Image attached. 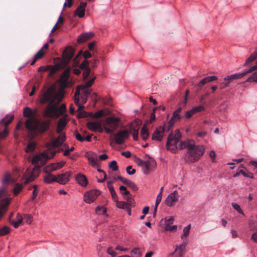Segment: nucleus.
Returning a JSON list of instances; mask_svg holds the SVG:
<instances>
[{
    "mask_svg": "<svg viewBox=\"0 0 257 257\" xmlns=\"http://www.w3.org/2000/svg\"><path fill=\"white\" fill-rule=\"evenodd\" d=\"M256 70H257V61L256 62L254 66H252L250 68H249L241 73H239L240 74L236 75V76H234V77H237L238 76H242V77L244 76H245V75H246L247 74L250 73L251 72H253Z\"/></svg>",
    "mask_w": 257,
    "mask_h": 257,
    "instance_id": "33",
    "label": "nucleus"
},
{
    "mask_svg": "<svg viewBox=\"0 0 257 257\" xmlns=\"http://www.w3.org/2000/svg\"><path fill=\"white\" fill-rule=\"evenodd\" d=\"M82 53H83V56L85 59L89 58L91 57L92 56V54L88 51H85L83 53V51L81 50L79 51L77 55L75 58V60H76L77 58V57H78L79 56L81 55L82 54Z\"/></svg>",
    "mask_w": 257,
    "mask_h": 257,
    "instance_id": "36",
    "label": "nucleus"
},
{
    "mask_svg": "<svg viewBox=\"0 0 257 257\" xmlns=\"http://www.w3.org/2000/svg\"><path fill=\"white\" fill-rule=\"evenodd\" d=\"M36 143L33 142L29 143L27 147V149L26 150V152L30 153L34 151L36 148Z\"/></svg>",
    "mask_w": 257,
    "mask_h": 257,
    "instance_id": "44",
    "label": "nucleus"
},
{
    "mask_svg": "<svg viewBox=\"0 0 257 257\" xmlns=\"http://www.w3.org/2000/svg\"><path fill=\"white\" fill-rule=\"evenodd\" d=\"M208 82H209V81L208 79V77H206L200 81V82L198 84V86L200 88H202L204 85Z\"/></svg>",
    "mask_w": 257,
    "mask_h": 257,
    "instance_id": "59",
    "label": "nucleus"
},
{
    "mask_svg": "<svg viewBox=\"0 0 257 257\" xmlns=\"http://www.w3.org/2000/svg\"><path fill=\"white\" fill-rule=\"evenodd\" d=\"M187 244V242L186 241H184L180 245H176L175 247H177V250L181 249L182 251H185L186 246Z\"/></svg>",
    "mask_w": 257,
    "mask_h": 257,
    "instance_id": "49",
    "label": "nucleus"
},
{
    "mask_svg": "<svg viewBox=\"0 0 257 257\" xmlns=\"http://www.w3.org/2000/svg\"><path fill=\"white\" fill-rule=\"evenodd\" d=\"M177 226L176 225H174L171 226L169 224H166L165 225V230H169V231H173L177 229Z\"/></svg>",
    "mask_w": 257,
    "mask_h": 257,
    "instance_id": "60",
    "label": "nucleus"
},
{
    "mask_svg": "<svg viewBox=\"0 0 257 257\" xmlns=\"http://www.w3.org/2000/svg\"><path fill=\"white\" fill-rule=\"evenodd\" d=\"M23 186L20 184H16L14 188V194L15 196L17 195L22 190Z\"/></svg>",
    "mask_w": 257,
    "mask_h": 257,
    "instance_id": "45",
    "label": "nucleus"
},
{
    "mask_svg": "<svg viewBox=\"0 0 257 257\" xmlns=\"http://www.w3.org/2000/svg\"><path fill=\"white\" fill-rule=\"evenodd\" d=\"M57 98V95L54 94V90L53 87H50L43 94L40 103L45 104L49 102L46 107L43 116L45 117L58 118L66 111V106L62 104L58 108L54 104Z\"/></svg>",
    "mask_w": 257,
    "mask_h": 257,
    "instance_id": "1",
    "label": "nucleus"
},
{
    "mask_svg": "<svg viewBox=\"0 0 257 257\" xmlns=\"http://www.w3.org/2000/svg\"><path fill=\"white\" fill-rule=\"evenodd\" d=\"M156 161L152 159L150 161H145L144 164H143V166L144 167V173L146 174L150 170L151 166L156 165Z\"/></svg>",
    "mask_w": 257,
    "mask_h": 257,
    "instance_id": "27",
    "label": "nucleus"
},
{
    "mask_svg": "<svg viewBox=\"0 0 257 257\" xmlns=\"http://www.w3.org/2000/svg\"><path fill=\"white\" fill-rule=\"evenodd\" d=\"M95 211L99 214L105 215L106 212V209L103 206H97L95 209Z\"/></svg>",
    "mask_w": 257,
    "mask_h": 257,
    "instance_id": "46",
    "label": "nucleus"
},
{
    "mask_svg": "<svg viewBox=\"0 0 257 257\" xmlns=\"http://www.w3.org/2000/svg\"><path fill=\"white\" fill-rule=\"evenodd\" d=\"M77 183L83 187L86 186L88 184V181L86 176L81 173L78 174L75 177Z\"/></svg>",
    "mask_w": 257,
    "mask_h": 257,
    "instance_id": "23",
    "label": "nucleus"
},
{
    "mask_svg": "<svg viewBox=\"0 0 257 257\" xmlns=\"http://www.w3.org/2000/svg\"><path fill=\"white\" fill-rule=\"evenodd\" d=\"M162 196V195H161V193H159L157 196L155 205V207H154V216H155L156 215V212L157 210L158 206L159 204V203H160V202L161 201Z\"/></svg>",
    "mask_w": 257,
    "mask_h": 257,
    "instance_id": "40",
    "label": "nucleus"
},
{
    "mask_svg": "<svg viewBox=\"0 0 257 257\" xmlns=\"http://www.w3.org/2000/svg\"><path fill=\"white\" fill-rule=\"evenodd\" d=\"M67 124V121L64 117L61 118L58 122L57 125L56 132L58 134H61L65 128Z\"/></svg>",
    "mask_w": 257,
    "mask_h": 257,
    "instance_id": "24",
    "label": "nucleus"
},
{
    "mask_svg": "<svg viewBox=\"0 0 257 257\" xmlns=\"http://www.w3.org/2000/svg\"><path fill=\"white\" fill-rule=\"evenodd\" d=\"M83 71V78L84 80H86L90 74V69L89 67V61L84 60L79 66V69L75 68L73 70V73L76 75H79L81 73L80 70Z\"/></svg>",
    "mask_w": 257,
    "mask_h": 257,
    "instance_id": "8",
    "label": "nucleus"
},
{
    "mask_svg": "<svg viewBox=\"0 0 257 257\" xmlns=\"http://www.w3.org/2000/svg\"><path fill=\"white\" fill-rule=\"evenodd\" d=\"M182 137L181 134L179 130H176L175 134L171 133L168 136L166 143V149L172 153H177L178 148L177 144Z\"/></svg>",
    "mask_w": 257,
    "mask_h": 257,
    "instance_id": "4",
    "label": "nucleus"
},
{
    "mask_svg": "<svg viewBox=\"0 0 257 257\" xmlns=\"http://www.w3.org/2000/svg\"><path fill=\"white\" fill-rule=\"evenodd\" d=\"M47 174L44 176V182L47 184H51L53 182H56V176L51 174V172H45Z\"/></svg>",
    "mask_w": 257,
    "mask_h": 257,
    "instance_id": "26",
    "label": "nucleus"
},
{
    "mask_svg": "<svg viewBox=\"0 0 257 257\" xmlns=\"http://www.w3.org/2000/svg\"><path fill=\"white\" fill-rule=\"evenodd\" d=\"M86 156L88 161L91 163L92 166H95L97 165V159L95 154H92L91 155L87 154Z\"/></svg>",
    "mask_w": 257,
    "mask_h": 257,
    "instance_id": "34",
    "label": "nucleus"
},
{
    "mask_svg": "<svg viewBox=\"0 0 257 257\" xmlns=\"http://www.w3.org/2000/svg\"><path fill=\"white\" fill-rule=\"evenodd\" d=\"M41 157L36 156L34 157L32 163L35 164V166L33 168L32 170H30L29 169H27L26 171L27 176V178L24 181V184L26 185L30 182L33 181L39 175L40 172V166L38 164V162L40 161Z\"/></svg>",
    "mask_w": 257,
    "mask_h": 257,
    "instance_id": "5",
    "label": "nucleus"
},
{
    "mask_svg": "<svg viewBox=\"0 0 257 257\" xmlns=\"http://www.w3.org/2000/svg\"><path fill=\"white\" fill-rule=\"evenodd\" d=\"M45 53L43 50V48H41L35 55L33 61L31 62V65H33L38 60L43 57Z\"/></svg>",
    "mask_w": 257,
    "mask_h": 257,
    "instance_id": "31",
    "label": "nucleus"
},
{
    "mask_svg": "<svg viewBox=\"0 0 257 257\" xmlns=\"http://www.w3.org/2000/svg\"><path fill=\"white\" fill-rule=\"evenodd\" d=\"M10 232V228L8 226H5L0 228V235H5Z\"/></svg>",
    "mask_w": 257,
    "mask_h": 257,
    "instance_id": "47",
    "label": "nucleus"
},
{
    "mask_svg": "<svg viewBox=\"0 0 257 257\" xmlns=\"http://www.w3.org/2000/svg\"><path fill=\"white\" fill-rule=\"evenodd\" d=\"M11 180L12 178L11 175L9 174H6L4 176L3 183L5 184H8L11 182Z\"/></svg>",
    "mask_w": 257,
    "mask_h": 257,
    "instance_id": "52",
    "label": "nucleus"
},
{
    "mask_svg": "<svg viewBox=\"0 0 257 257\" xmlns=\"http://www.w3.org/2000/svg\"><path fill=\"white\" fill-rule=\"evenodd\" d=\"M49 66H50L49 70H48L49 71V76L53 75L60 68V66L58 64L54 66L49 65Z\"/></svg>",
    "mask_w": 257,
    "mask_h": 257,
    "instance_id": "37",
    "label": "nucleus"
},
{
    "mask_svg": "<svg viewBox=\"0 0 257 257\" xmlns=\"http://www.w3.org/2000/svg\"><path fill=\"white\" fill-rule=\"evenodd\" d=\"M179 198L178 193L177 191H174L173 192L170 194L165 200V204L168 206H171L173 204L176 202Z\"/></svg>",
    "mask_w": 257,
    "mask_h": 257,
    "instance_id": "13",
    "label": "nucleus"
},
{
    "mask_svg": "<svg viewBox=\"0 0 257 257\" xmlns=\"http://www.w3.org/2000/svg\"><path fill=\"white\" fill-rule=\"evenodd\" d=\"M32 188H33V189H34L33 191V196L32 197V199L33 200L37 197V196L38 195V190H37L38 186L37 185H34L32 186Z\"/></svg>",
    "mask_w": 257,
    "mask_h": 257,
    "instance_id": "61",
    "label": "nucleus"
},
{
    "mask_svg": "<svg viewBox=\"0 0 257 257\" xmlns=\"http://www.w3.org/2000/svg\"><path fill=\"white\" fill-rule=\"evenodd\" d=\"M23 218L24 217L19 213L17 215V221H15L14 220H12L11 221V224H12L15 228H17L22 224Z\"/></svg>",
    "mask_w": 257,
    "mask_h": 257,
    "instance_id": "28",
    "label": "nucleus"
},
{
    "mask_svg": "<svg viewBox=\"0 0 257 257\" xmlns=\"http://www.w3.org/2000/svg\"><path fill=\"white\" fill-rule=\"evenodd\" d=\"M14 118V115H7L0 121V139L5 138L8 136L9 131L7 129V126L12 122Z\"/></svg>",
    "mask_w": 257,
    "mask_h": 257,
    "instance_id": "6",
    "label": "nucleus"
},
{
    "mask_svg": "<svg viewBox=\"0 0 257 257\" xmlns=\"http://www.w3.org/2000/svg\"><path fill=\"white\" fill-rule=\"evenodd\" d=\"M74 51L72 47H68L66 48L63 53V57L65 62L68 63L74 56Z\"/></svg>",
    "mask_w": 257,
    "mask_h": 257,
    "instance_id": "17",
    "label": "nucleus"
},
{
    "mask_svg": "<svg viewBox=\"0 0 257 257\" xmlns=\"http://www.w3.org/2000/svg\"><path fill=\"white\" fill-rule=\"evenodd\" d=\"M232 206L233 208L235 210H236L237 212H238L239 213L243 214V212L242 210H241V209L240 208V206L238 204H237L235 203H232Z\"/></svg>",
    "mask_w": 257,
    "mask_h": 257,
    "instance_id": "58",
    "label": "nucleus"
},
{
    "mask_svg": "<svg viewBox=\"0 0 257 257\" xmlns=\"http://www.w3.org/2000/svg\"><path fill=\"white\" fill-rule=\"evenodd\" d=\"M35 113V112H33L32 110L29 107H25L24 109L23 114L24 116L25 117H32V118H34L33 116L34 115Z\"/></svg>",
    "mask_w": 257,
    "mask_h": 257,
    "instance_id": "35",
    "label": "nucleus"
},
{
    "mask_svg": "<svg viewBox=\"0 0 257 257\" xmlns=\"http://www.w3.org/2000/svg\"><path fill=\"white\" fill-rule=\"evenodd\" d=\"M192 110L194 114H195L197 112H200L204 109L203 106L202 105L197 106L196 107H193L192 109Z\"/></svg>",
    "mask_w": 257,
    "mask_h": 257,
    "instance_id": "63",
    "label": "nucleus"
},
{
    "mask_svg": "<svg viewBox=\"0 0 257 257\" xmlns=\"http://www.w3.org/2000/svg\"><path fill=\"white\" fill-rule=\"evenodd\" d=\"M127 186L131 188L134 191H136L138 190V187L137 186L136 184L131 181L128 182Z\"/></svg>",
    "mask_w": 257,
    "mask_h": 257,
    "instance_id": "56",
    "label": "nucleus"
},
{
    "mask_svg": "<svg viewBox=\"0 0 257 257\" xmlns=\"http://www.w3.org/2000/svg\"><path fill=\"white\" fill-rule=\"evenodd\" d=\"M63 144V142H61L57 139H54L52 142V145L54 147H58L62 145Z\"/></svg>",
    "mask_w": 257,
    "mask_h": 257,
    "instance_id": "53",
    "label": "nucleus"
},
{
    "mask_svg": "<svg viewBox=\"0 0 257 257\" xmlns=\"http://www.w3.org/2000/svg\"><path fill=\"white\" fill-rule=\"evenodd\" d=\"M129 136L128 130L119 131L114 135L116 143L120 145L124 142V140L127 139Z\"/></svg>",
    "mask_w": 257,
    "mask_h": 257,
    "instance_id": "11",
    "label": "nucleus"
},
{
    "mask_svg": "<svg viewBox=\"0 0 257 257\" xmlns=\"http://www.w3.org/2000/svg\"><path fill=\"white\" fill-rule=\"evenodd\" d=\"M240 74L239 73L234 74L232 75H228L225 77L224 78V80L225 81V82H223L221 84L220 86V89H224L225 88L228 87L229 85V84L232 81V80L239 79L242 77V76L238 77H234V76H236Z\"/></svg>",
    "mask_w": 257,
    "mask_h": 257,
    "instance_id": "15",
    "label": "nucleus"
},
{
    "mask_svg": "<svg viewBox=\"0 0 257 257\" xmlns=\"http://www.w3.org/2000/svg\"><path fill=\"white\" fill-rule=\"evenodd\" d=\"M193 114H194L192 109H191V110H188V111H186L185 112V115H184V117L187 118V119H189L190 118Z\"/></svg>",
    "mask_w": 257,
    "mask_h": 257,
    "instance_id": "64",
    "label": "nucleus"
},
{
    "mask_svg": "<svg viewBox=\"0 0 257 257\" xmlns=\"http://www.w3.org/2000/svg\"><path fill=\"white\" fill-rule=\"evenodd\" d=\"M109 167L112 169L113 171H115L118 169L117 163L115 161H112L110 162Z\"/></svg>",
    "mask_w": 257,
    "mask_h": 257,
    "instance_id": "51",
    "label": "nucleus"
},
{
    "mask_svg": "<svg viewBox=\"0 0 257 257\" xmlns=\"http://www.w3.org/2000/svg\"><path fill=\"white\" fill-rule=\"evenodd\" d=\"M181 119V117L178 113L174 111L173 114V116H172L169 123L168 125L167 126V131H169L170 129V128L172 126L173 123H174V119H176L177 120H179Z\"/></svg>",
    "mask_w": 257,
    "mask_h": 257,
    "instance_id": "29",
    "label": "nucleus"
},
{
    "mask_svg": "<svg viewBox=\"0 0 257 257\" xmlns=\"http://www.w3.org/2000/svg\"><path fill=\"white\" fill-rule=\"evenodd\" d=\"M165 131V128L164 126H160L158 127L152 135V140L159 141H162Z\"/></svg>",
    "mask_w": 257,
    "mask_h": 257,
    "instance_id": "14",
    "label": "nucleus"
},
{
    "mask_svg": "<svg viewBox=\"0 0 257 257\" xmlns=\"http://www.w3.org/2000/svg\"><path fill=\"white\" fill-rule=\"evenodd\" d=\"M72 175V172L70 171L58 174L56 176V182L61 185H65L70 181Z\"/></svg>",
    "mask_w": 257,
    "mask_h": 257,
    "instance_id": "10",
    "label": "nucleus"
},
{
    "mask_svg": "<svg viewBox=\"0 0 257 257\" xmlns=\"http://www.w3.org/2000/svg\"><path fill=\"white\" fill-rule=\"evenodd\" d=\"M51 119L39 121L35 118H31L26 120V127L32 133L43 134L50 128Z\"/></svg>",
    "mask_w": 257,
    "mask_h": 257,
    "instance_id": "3",
    "label": "nucleus"
},
{
    "mask_svg": "<svg viewBox=\"0 0 257 257\" xmlns=\"http://www.w3.org/2000/svg\"><path fill=\"white\" fill-rule=\"evenodd\" d=\"M119 120L120 119L118 117H108L106 118L105 121L110 127L113 128V130H115L118 127Z\"/></svg>",
    "mask_w": 257,
    "mask_h": 257,
    "instance_id": "19",
    "label": "nucleus"
},
{
    "mask_svg": "<svg viewBox=\"0 0 257 257\" xmlns=\"http://www.w3.org/2000/svg\"><path fill=\"white\" fill-rule=\"evenodd\" d=\"M191 225L189 224L187 226L185 227L183 229V232L182 234L181 235V238L183 239L185 237H187L190 233Z\"/></svg>",
    "mask_w": 257,
    "mask_h": 257,
    "instance_id": "41",
    "label": "nucleus"
},
{
    "mask_svg": "<svg viewBox=\"0 0 257 257\" xmlns=\"http://www.w3.org/2000/svg\"><path fill=\"white\" fill-rule=\"evenodd\" d=\"M141 124V122L139 120L132 122L130 124L128 130L129 134L136 132L139 133Z\"/></svg>",
    "mask_w": 257,
    "mask_h": 257,
    "instance_id": "25",
    "label": "nucleus"
},
{
    "mask_svg": "<svg viewBox=\"0 0 257 257\" xmlns=\"http://www.w3.org/2000/svg\"><path fill=\"white\" fill-rule=\"evenodd\" d=\"M95 78L96 77L93 76L91 78V79L89 81L87 82L85 84H81L77 87L76 90L74 94V101L75 103L79 106L78 110L84 108L83 106L79 105V95L80 94V91H82V89L84 88H88L90 87H91L92 84L93 83Z\"/></svg>",
    "mask_w": 257,
    "mask_h": 257,
    "instance_id": "7",
    "label": "nucleus"
},
{
    "mask_svg": "<svg viewBox=\"0 0 257 257\" xmlns=\"http://www.w3.org/2000/svg\"><path fill=\"white\" fill-rule=\"evenodd\" d=\"M141 137L144 140H146L149 137V133L146 125L144 124L141 130Z\"/></svg>",
    "mask_w": 257,
    "mask_h": 257,
    "instance_id": "32",
    "label": "nucleus"
},
{
    "mask_svg": "<svg viewBox=\"0 0 257 257\" xmlns=\"http://www.w3.org/2000/svg\"><path fill=\"white\" fill-rule=\"evenodd\" d=\"M119 190L123 196L128 195L130 192L127 190L126 187L124 186H120L119 187Z\"/></svg>",
    "mask_w": 257,
    "mask_h": 257,
    "instance_id": "55",
    "label": "nucleus"
},
{
    "mask_svg": "<svg viewBox=\"0 0 257 257\" xmlns=\"http://www.w3.org/2000/svg\"><path fill=\"white\" fill-rule=\"evenodd\" d=\"M132 257H141L142 255L140 249L139 248H135L131 251Z\"/></svg>",
    "mask_w": 257,
    "mask_h": 257,
    "instance_id": "42",
    "label": "nucleus"
},
{
    "mask_svg": "<svg viewBox=\"0 0 257 257\" xmlns=\"http://www.w3.org/2000/svg\"><path fill=\"white\" fill-rule=\"evenodd\" d=\"M126 171L129 175H134L136 173V170L133 169L132 166H127L126 167Z\"/></svg>",
    "mask_w": 257,
    "mask_h": 257,
    "instance_id": "62",
    "label": "nucleus"
},
{
    "mask_svg": "<svg viewBox=\"0 0 257 257\" xmlns=\"http://www.w3.org/2000/svg\"><path fill=\"white\" fill-rule=\"evenodd\" d=\"M123 198L127 201V203L133 204L134 200L133 199L132 195L131 193H129L128 195H124Z\"/></svg>",
    "mask_w": 257,
    "mask_h": 257,
    "instance_id": "57",
    "label": "nucleus"
},
{
    "mask_svg": "<svg viewBox=\"0 0 257 257\" xmlns=\"http://www.w3.org/2000/svg\"><path fill=\"white\" fill-rule=\"evenodd\" d=\"M65 162L61 161L57 163H52L45 167L44 169V172H53L62 168L65 165Z\"/></svg>",
    "mask_w": 257,
    "mask_h": 257,
    "instance_id": "12",
    "label": "nucleus"
},
{
    "mask_svg": "<svg viewBox=\"0 0 257 257\" xmlns=\"http://www.w3.org/2000/svg\"><path fill=\"white\" fill-rule=\"evenodd\" d=\"M10 200L8 198L2 199L0 201V219L8 210Z\"/></svg>",
    "mask_w": 257,
    "mask_h": 257,
    "instance_id": "18",
    "label": "nucleus"
},
{
    "mask_svg": "<svg viewBox=\"0 0 257 257\" xmlns=\"http://www.w3.org/2000/svg\"><path fill=\"white\" fill-rule=\"evenodd\" d=\"M100 194V191L98 190H91L86 192L84 195V200L87 203L93 202Z\"/></svg>",
    "mask_w": 257,
    "mask_h": 257,
    "instance_id": "9",
    "label": "nucleus"
},
{
    "mask_svg": "<svg viewBox=\"0 0 257 257\" xmlns=\"http://www.w3.org/2000/svg\"><path fill=\"white\" fill-rule=\"evenodd\" d=\"M256 58H257V52H255L252 53V54H251L250 56L247 59L244 65L246 66V65H249L250 62L255 60Z\"/></svg>",
    "mask_w": 257,
    "mask_h": 257,
    "instance_id": "39",
    "label": "nucleus"
},
{
    "mask_svg": "<svg viewBox=\"0 0 257 257\" xmlns=\"http://www.w3.org/2000/svg\"><path fill=\"white\" fill-rule=\"evenodd\" d=\"M69 77V70H65L61 75L60 79L61 85L63 87H65L67 86V82Z\"/></svg>",
    "mask_w": 257,
    "mask_h": 257,
    "instance_id": "22",
    "label": "nucleus"
},
{
    "mask_svg": "<svg viewBox=\"0 0 257 257\" xmlns=\"http://www.w3.org/2000/svg\"><path fill=\"white\" fill-rule=\"evenodd\" d=\"M188 149L187 154L185 158L187 163H194L197 161L205 152V148L202 145H196L194 141L187 140L181 141L179 145V149L182 150Z\"/></svg>",
    "mask_w": 257,
    "mask_h": 257,
    "instance_id": "2",
    "label": "nucleus"
},
{
    "mask_svg": "<svg viewBox=\"0 0 257 257\" xmlns=\"http://www.w3.org/2000/svg\"><path fill=\"white\" fill-rule=\"evenodd\" d=\"M94 35L92 32L82 33L78 37L77 42L78 43L84 42L93 37Z\"/></svg>",
    "mask_w": 257,
    "mask_h": 257,
    "instance_id": "21",
    "label": "nucleus"
},
{
    "mask_svg": "<svg viewBox=\"0 0 257 257\" xmlns=\"http://www.w3.org/2000/svg\"><path fill=\"white\" fill-rule=\"evenodd\" d=\"M246 81L257 83V71L252 74L251 76L247 79Z\"/></svg>",
    "mask_w": 257,
    "mask_h": 257,
    "instance_id": "43",
    "label": "nucleus"
},
{
    "mask_svg": "<svg viewBox=\"0 0 257 257\" xmlns=\"http://www.w3.org/2000/svg\"><path fill=\"white\" fill-rule=\"evenodd\" d=\"M104 115V112L102 110H100L93 114L91 113V115L92 116L93 118H99L102 116Z\"/></svg>",
    "mask_w": 257,
    "mask_h": 257,
    "instance_id": "50",
    "label": "nucleus"
},
{
    "mask_svg": "<svg viewBox=\"0 0 257 257\" xmlns=\"http://www.w3.org/2000/svg\"><path fill=\"white\" fill-rule=\"evenodd\" d=\"M91 89H89L88 88H84L82 89V93L83 94V97L84 99V102L86 101V100L88 97L90 95L91 92Z\"/></svg>",
    "mask_w": 257,
    "mask_h": 257,
    "instance_id": "38",
    "label": "nucleus"
},
{
    "mask_svg": "<svg viewBox=\"0 0 257 257\" xmlns=\"http://www.w3.org/2000/svg\"><path fill=\"white\" fill-rule=\"evenodd\" d=\"M87 127L93 132H103V128L100 123L97 121L88 122L86 123Z\"/></svg>",
    "mask_w": 257,
    "mask_h": 257,
    "instance_id": "16",
    "label": "nucleus"
},
{
    "mask_svg": "<svg viewBox=\"0 0 257 257\" xmlns=\"http://www.w3.org/2000/svg\"><path fill=\"white\" fill-rule=\"evenodd\" d=\"M185 253V251H182L181 249L177 250L176 247L174 251L170 253L168 255V257H183Z\"/></svg>",
    "mask_w": 257,
    "mask_h": 257,
    "instance_id": "30",
    "label": "nucleus"
},
{
    "mask_svg": "<svg viewBox=\"0 0 257 257\" xmlns=\"http://www.w3.org/2000/svg\"><path fill=\"white\" fill-rule=\"evenodd\" d=\"M74 136L78 141L81 142L84 141V137H82L81 135L77 132V131H75L74 132Z\"/></svg>",
    "mask_w": 257,
    "mask_h": 257,
    "instance_id": "48",
    "label": "nucleus"
},
{
    "mask_svg": "<svg viewBox=\"0 0 257 257\" xmlns=\"http://www.w3.org/2000/svg\"><path fill=\"white\" fill-rule=\"evenodd\" d=\"M87 6L86 2H81L76 10L74 12V14L78 16L80 18H83L85 15V8Z\"/></svg>",
    "mask_w": 257,
    "mask_h": 257,
    "instance_id": "20",
    "label": "nucleus"
},
{
    "mask_svg": "<svg viewBox=\"0 0 257 257\" xmlns=\"http://www.w3.org/2000/svg\"><path fill=\"white\" fill-rule=\"evenodd\" d=\"M32 218L33 217L31 215L26 214L24 215L23 219H25L26 222L27 224H30L32 222Z\"/></svg>",
    "mask_w": 257,
    "mask_h": 257,
    "instance_id": "54",
    "label": "nucleus"
}]
</instances>
